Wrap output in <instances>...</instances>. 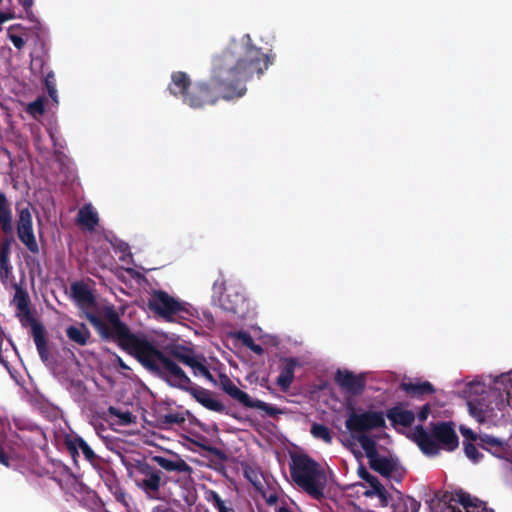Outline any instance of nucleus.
<instances>
[{"mask_svg":"<svg viewBox=\"0 0 512 512\" xmlns=\"http://www.w3.org/2000/svg\"><path fill=\"white\" fill-rule=\"evenodd\" d=\"M275 55L257 47L249 34L234 36L214 58L209 82L192 83L182 71L171 74L168 91L191 108L214 104L219 97L233 100L246 93L245 83L260 77L274 63Z\"/></svg>","mask_w":512,"mask_h":512,"instance_id":"obj_1","label":"nucleus"},{"mask_svg":"<svg viewBox=\"0 0 512 512\" xmlns=\"http://www.w3.org/2000/svg\"><path fill=\"white\" fill-rule=\"evenodd\" d=\"M111 317L113 334L110 336L118 339L122 349L135 357L147 370L161 377L170 386L189 392L205 408L215 412L224 410V405L210 391L193 386L178 363L164 354L155 341L142 333H132L120 324L113 314Z\"/></svg>","mask_w":512,"mask_h":512,"instance_id":"obj_2","label":"nucleus"},{"mask_svg":"<svg viewBox=\"0 0 512 512\" xmlns=\"http://www.w3.org/2000/svg\"><path fill=\"white\" fill-rule=\"evenodd\" d=\"M464 394L470 415L480 424L496 425L509 405L504 394L496 391L487 378H475L466 383Z\"/></svg>","mask_w":512,"mask_h":512,"instance_id":"obj_3","label":"nucleus"},{"mask_svg":"<svg viewBox=\"0 0 512 512\" xmlns=\"http://www.w3.org/2000/svg\"><path fill=\"white\" fill-rule=\"evenodd\" d=\"M71 293L74 301L77 305L85 312L87 320L93 325L100 337L104 340L116 342L121 348L122 345L113 336V325H112V313L117 321L125 326L129 331L125 323L120 320V317L113 305H105L100 311L94 313L90 311L94 307V295L91 289L82 282H76L71 285Z\"/></svg>","mask_w":512,"mask_h":512,"instance_id":"obj_4","label":"nucleus"},{"mask_svg":"<svg viewBox=\"0 0 512 512\" xmlns=\"http://www.w3.org/2000/svg\"><path fill=\"white\" fill-rule=\"evenodd\" d=\"M290 474L293 482L315 500L324 497L328 478L326 470L307 455H295L291 459Z\"/></svg>","mask_w":512,"mask_h":512,"instance_id":"obj_5","label":"nucleus"},{"mask_svg":"<svg viewBox=\"0 0 512 512\" xmlns=\"http://www.w3.org/2000/svg\"><path fill=\"white\" fill-rule=\"evenodd\" d=\"M385 423V416L381 411L363 409L351 411L345 420V427L350 434V444H359L365 453L371 452L372 448L376 447L372 431L383 428Z\"/></svg>","mask_w":512,"mask_h":512,"instance_id":"obj_6","label":"nucleus"},{"mask_svg":"<svg viewBox=\"0 0 512 512\" xmlns=\"http://www.w3.org/2000/svg\"><path fill=\"white\" fill-rule=\"evenodd\" d=\"M414 440L421 451L429 457L438 455L440 450L451 452L459 445L458 436L450 422L435 423L430 432L417 427L414 431Z\"/></svg>","mask_w":512,"mask_h":512,"instance_id":"obj_7","label":"nucleus"},{"mask_svg":"<svg viewBox=\"0 0 512 512\" xmlns=\"http://www.w3.org/2000/svg\"><path fill=\"white\" fill-rule=\"evenodd\" d=\"M212 302L221 309L246 317L251 311V302L243 287L237 284L227 285L225 279L219 276L212 286Z\"/></svg>","mask_w":512,"mask_h":512,"instance_id":"obj_8","label":"nucleus"},{"mask_svg":"<svg viewBox=\"0 0 512 512\" xmlns=\"http://www.w3.org/2000/svg\"><path fill=\"white\" fill-rule=\"evenodd\" d=\"M149 307L157 315L167 321H173L174 317L192 315V307L188 303L179 301L165 291H154L149 299Z\"/></svg>","mask_w":512,"mask_h":512,"instance_id":"obj_9","label":"nucleus"},{"mask_svg":"<svg viewBox=\"0 0 512 512\" xmlns=\"http://www.w3.org/2000/svg\"><path fill=\"white\" fill-rule=\"evenodd\" d=\"M365 454L369 459L371 468L391 484L399 483L402 480L404 469L396 458L380 454L377 447L372 448L371 452L367 451Z\"/></svg>","mask_w":512,"mask_h":512,"instance_id":"obj_10","label":"nucleus"},{"mask_svg":"<svg viewBox=\"0 0 512 512\" xmlns=\"http://www.w3.org/2000/svg\"><path fill=\"white\" fill-rule=\"evenodd\" d=\"M366 373H355L348 369H337L334 374V382L348 397L361 395L366 387Z\"/></svg>","mask_w":512,"mask_h":512,"instance_id":"obj_11","label":"nucleus"},{"mask_svg":"<svg viewBox=\"0 0 512 512\" xmlns=\"http://www.w3.org/2000/svg\"><path fill=\"white\" fill-rule=\"evenodd\" d=\"M221 387L225 393L236 399L245 407L263 410L270 415L276 413L275 407L261 400H253L246 392L240 390L227 376L221 377Z\"/></svg>","mask_w":512,"mask_h":512,"instance_id":"obj_12","label":"nucleus"},{"mask_svg":"<svg viewBox=\"0 0 512 512\" xmlns=\"http://www.w3.org/2000/svg\"><path fill=\"white\" fill-rule=\"evenodd\" d=\"M17 232L19 239L28 250L31 252L38 251V244L33 232L32 215L27 207L19 209Z\"/></svg>","mask_w":512,"mask_h":512,"instance_id":"obj_13","label":"nucleus"},{"mask_svg":"<svg viewBox=\"0 0 512 512\" xmlns=\"http://www.w3.org/2000/svg\"><path fill=\"white\" fill-rule=\"evenodd\" d=\"M383 506L389 507L391 512H418L420 503L414 498L403 495L395 490L391 495H387V503L381 502Z\"/></svg>","mask_w":512,"mask_h":512,"instance_id":"obj_14","label":"nucleus"},{"mask_svg":"<svg viewBox=\"0 0 512 512\" xmlns=\"http://www.w3.org/2000/svg\"><path fill=\"white\" fill-rule=\"evenodd\" d=\"M299 366V362L296 358H285L283 359L280 372L277 377L276 383L282 391H287L294 381V373L296 368Z\"/></svg>","mask_w":512,"mask_h":512,"instance_id":"obj_15","label":"nucleus"},{"mask_svg":"<svg viewBox=\"0 0 512 512\" xmlns=\"http://www.w3.org/2000/svg\"><path fill=\"white\" fill-rule=\"evenodd\" d=\"M459 502L464 510L456 511L452 506L443 505L440 510H433L432 512H488L482 501L469 494L459 495Z\"/></svg>","mask_w":512,"mask_h":512,"instance_id":"obj_16","label":"nucleus"},{"mask_svg":"<svg viewBox=\"0 0 512 512\" xmlns=\"http://www.w3.org/2000/svg\"><path fill=\"white\" fill-rule=\"evenodd\" d=\"M141 472L144 474V478L136 480L137 486L147 494L156 493L161 485V473L152 470L149 466H144Z\"/></svg>","mask_w":512,"mask_h":512,"instance_id":"obj_17","label":"nucleus"},{"mask_svg":"<svg viewBox=\"0 0 512 512\" xmlns=\"http://www.w3.org/2000/svg\"><path fill=\"white\" fill-rule=\"evenodd\" d=\"M13 303L17 309V316L22 323L30 322L32 325V321H35L29 309V297L26 291L22 288L17 287L15 291V295L13 298Z\"/></svg>","mask_w":512,"mask_h":512,"instance_id":"obj_18","label":"nucleus"},{"mask_svg":"<svg viewBox=\"0 0 512 512\" xmlns=\"http://www.w3.org/2000/svg\"><path fill=\"white\" fill-rule=\"evenodd\" d=\"M487 380L491 383L496 391L504 394L505 399H508L509 405H512V370L502 373L499 376H487Z\"/></svg>","mask_w":512,"mask_h":512,"instance_id":"obj_19","label":"nucleus"},{"mask_svg":"<svg viewBox=\"0 0 512 512\" xmlns=\"http://www.w3.org/2000/svg\"><path fill=\"white\" fill-rule=\"evenodd\" d=\"M479 440L483 448L499 458L506 457L508 453V444L505 440L488 434L479 435Z\"/></svg>","mask_w":512,"mask_h":512,"instance_id":"obj_20","label":"nucleus"},{"mask_svg":"<svg viewBox=\"0 0 512 512\" xmlns=\"http://www.w3.org/2000/svg\"><path fill=\"white\" fill-rule=\"evenodd\" d=\"M358 475L361 479L369 483L371 487V490L366 493L367 495H375L381 502L387 503V491L375 476L371 475L363 466L358 468Z\"/></svg>","mask_w":512,"mask_h":512,"instance_id":"obj_21","label":"nucleus"},{"mask_svg":"<svg viewBox=\"0 0 512 512\" xmlns=\"http://www.w3.org/2000/svg\"><path fill=\"white\" fill-rule=\"evenodd\" d=\"M77 222L88 231H93L99 222L97 210L88 203L81 207L77 214Z\"/></svg>","mask_w":512,"mask_h":512,"instance_id":"obj_22","label":"nucleus"},{"mask_svg":"<svg viewBox=\"0 0 512 512\" xmlns=\"http://www.w3.org/2000/svg\"><path fill=\"white\" fill-rule=\"evenodd\" d=\"M31 332L40 358L43 361H46L48 358V351L43 325L37 321H32Z\"/></svg>","mask_w":512,"mask_h":512,"instance_id":"obj_23","label":"nucleus"},{"mask_svg":"<svg viewBox=\"0 0 512 512\" xmlns=\"http://www.w3.org/2000/svg\"><path fill=\"white\" fill-rule=\"evenodd\" d=\"M67 448L70 453L74 456L78 450H81L85 458L89 462H93L96 455L88 443L80 436H75L67 440Z\"/></svg>","mask_w":512,"mask_h":512,"instance_id":"obj_24","label":"nucleus"},{"mask_svg":"<svg viewBox=\"0 0 512 512\" xmlns=\"http://www.w3.org/2000/svg\"><path fill=\"white\" fill-rule=\"evenodd\" d=\"M388 419L394 425L409 426L414 421V413L402 407H394L387 414Z\"/></svg>","mask_w":512,"mask_h":512,"instance_id":"obj_25","label":"nucleus"},{"mask_svg":"<svg viewBox=\"0 0 512 512\" xmlns=\"http://www.w3.org/2000/svg\"><path fill=\"white\" fill-rule=\"evenodd\" d=\"M68 338L78 345H86L90 338V332L84 324L69 326L66 330Z\"/></svg>","mask_w":512,"mask_h":512,"instance_id":"obj_26","label":"nucleus"},{"mask_svg":"<svg viewBox=\"0 0 512 512\" xmlns=\"http://www.w3.org/2000/svg\"><path fill=\"white\" fill-rule=\"evenodd\" d=\"M0 225L5 232L12 230V213L8 201L3 193L0 192Z\"/></svg>","mask_w":512,"mask_h":512,"instance_id":"obj_27","label":"nucleus"},{"mask_svg":"<svg viewBox=\"0 0 512 512\" xmlns=\"http://www.w3.org/2000/svg\"><path fill=\"white\" fill-rule=\"evenodd\" d=\"M204 359L195 356L191 363L188 365L192 369L193 375L196 377H203L210 383H215L213 375L204 363Z\"/></svg>","mask_w":512,"mask_h":512,"instance_id":"obj_28","label":"nucleus"},{"mask_svg":"<svg viewBox=\"0 0 512 512\" xmlns=\"http://www.w3.org/2000/svg\"><path fill=\"white\" fill-rule=\"evenodd\" d=\"M402 388L409 394L422 395L432 393L434 391L433 386L428 381L423 382H403Z\"/></svg>","mask_w":512,"mask_h":512,"instance_id":"obj_29","label":"nucleus"},{"mask_svg":"<svg viewBox=\"0 0 512 512\" xmlns=\"http://www.w3.org/2000/svg\"><path fill=\"white\" fill-rule=\"evenodd\" d=\"M169 354L186 366H188L196 356L192 351L182 346H175L171 348Z\"/></svg>","mask_w":512,"mask_h":512,"instance_id":"obj_30","label":"nucleus"},{"mask_svg":"<svg viewBox=\"0 0 512 512\" xmlns=\"http://www.w3.org/2000/svg\"><path fill=\"white\" fill-rule=\"evenodd\" d=\"M311 435L315 439L322 440L326 444H331L333 437L328 427L323 424L313 423L310 430Z\"/></svg>","mask_w":512,"mask_h":512,"instance_id":"obj_31","label":"nucleus"},{"mask_svg":"<svg viewBox=\"0 0 512 512\" xmlns=\"http://www.w3.org/2000/svg\"><path fill=\"white\" fill-rule=\"evenodd\" d=\"M236 338L248 349L253 351L257 355L263 354V348L256 344L254 340L252 339L251 335L247 332L240 331L236 334Z\"/></svg>","mask_w":512,"mask_h":512,"instance_id":"obj_32","label":"nucleus"},{"mask_svg":"<svg viewBox=\"0 0 512 512\" xmlns=\"http://www.w3.org/2000/svg\"><path fill=\"white\" fill-rule=\"evenodd\" d=\"M44 84H45V87L47 89V92H48L50 98L56 104H58V92L56 89V80H55L54 72L50 71L49 73H47V75L44 79Z\"/></svg>","mask_w":512,"mask_h":512,"instance_id":"obj_33","label":"nucleus"},{"mask_svg":"<svg viewBox=\"0 0 512 512\" xmlns=\"http://www.w3.org/2000/svg\"><path fill=\"white\" fill-rule=\"evenodd\" d=\"M11 272L9 264L8 251L5 248H0V277L2 279L8 278Z\"/></svg>","mask_w":512,"mask_h":512,"instance_id":"obj_34","label":"nucleus"},{"mask_svg":"<svg viewBox=\"0 0 512 512\" xmlns=\"http://www.w3.org/2000/svg\"><path fill=\"white\" fill-rule=\"evenodd\" d=\"M26 111L35 118L42 115L44 113V99L38 98L35 101L29 103Z\"/></svg>","mask_w":512,"mask_h":512,"instance_id":"obj_35","label":"nucleus"},{"mask_svg":"<svg viewBox=\"0 0 512 512\" xmlns=\"http://www.w3.org/2000/svg\"><path fill=\"white\" fill-rule=\"evenodd\" d=\"M154 460L157 462V464L160 467H162L165 470H168V471H181L182 470L178 463H176L170 459H167L165 457L156 456L154 458Z\"/></svg>","mask_w":512,"mask_h":512,"instance_id":"obj_36","label":"nucleus"},{"mask_svg":"<svg viewBox=\"0 0 512 512\" xmlns=\"http://www.w3.org/2000/svg\"><path fill=\"white\" fill-rule=\"evenodd\" d=\"M464 451L467 458H469L474 463H477L482 457L478 449L471 443L464 442Z\"/></svg>","mask_w":512,"mask_h":512,"instance_id":"obj_37","label":"nucleus"},{"mask_svg":"<svg viewBox=\"0 0 512 512\" xmlns=\"http://www.w3.org/2000/svg\"><path fill=\"white\" fill-rule=\"evenodd\" d=\"M206 499L208 502L212 503V505L217 509L220 510L222 507L226 506L225 502L221 499L219 494L215 491H209L207 492Z\"/></svg>","mask_w":512,"mask_h":512,"instance_id":"obj_38","label":"nucleus"},{"mask_svg":"<svg viewBox=\"0 0 512 512\" xmlns=\"http://www.w3.org/2000/svg\"><path fill=\"white\" fill-rule=\"evenodd\" d=\"M109 413L113 416L118 417L121 420V422L124 424H128V423L132 422V415L130 412H127V411L122 412V411L118 410L117 408L110 407Z\"/></svg>","mask_w":512,"mask_h":512,"instance_id":"obj_39","label":"nucleus"},{"mask_svg":"<svg viewBox=\"0 0 512 512\" xmlns=\"http://www.w3.org/2000/svg\"><path fill=\"white\" fill-rule=\"evenodd\" d=\"M11 31L12 27L8 29V38L17 49H22L25 45V40L21 36L13 34Z\"/></svg>","mask_w":512,"mask_h":512,"instance_id":"obj_40","label":"nucleus"},{"mask_svg":"<svg viewBox=\"0 0 512 512\" xmlns=\"http://www.w3.org/2000/svg\"><path fill=\"white\" fill-rule=\"evenodd\" d=\"M460 431L463 437L466 439L476 440L478 438L477 435L470 428L460 427Z\"/></svg>","mask_w":512,"mask_h":512,"instance_id":"obj_41","label":"nucleus"},{"mask_svg":"<svg viewBox=\"0 0 512 512\" xmlns=\"http://www.w3.org/2000/svg\"><path fill=\"white\" fill-rule=\"evenodd\" d=\"M430 413V407L429 405H425L422 407V409L418 413V419L419 421H424L427 419L428 415Z\"/></svg>","mask_w":512,"mask_h":512,"instance_id":"obj_42","label":"nucleus"},{"mask_svg":"<svg viewBox=\"0 0 512 512\" xmlns=\"http://www.w3.org/2000/svg\"><path fill=\"white\" fill-rule=\"evenodd\" d=\"M25 10H28L33 5V0H18Z\"/></svg>","mask_w":512,"mask_h":512,"instance_id":"obj_43","label":"nucleus"},{"mask_svg":"<svg viewBox=\"0 0 512 512\" xmlns=\"http://www.w3.org/2000/svg\"><path fill=\"white\" fill-rule=\"evenodd\" d=\"M152 512H175V511L171 508L157 506V507L153 508Z\"/></svg>","mask_w":512,"mask_h":512,"instance_id":"obj_44","label":"nucleus"},{"mask_svg":"<svg viewBox=\"0 0 512 512\" xmlns=\"http://www.w3.org/2000/svg\"><path fill=\"white\" fill-rule=\"evenodd\" d=\"M12 18L11 15L0 12V25Z\"/></svg>","mask_w":512,"mask_h":512,"instance_id":"obj_45","label":"nucleus"},{"mask_svg":"<svg viewBox=\"0 0 512 512\" xmlns=\"http://www.w3.org/2000/svg\"><path fill=\"white\" fill-rule=\"evenodd\" d=\"M218 512H235L232 508L224 506Z\"/></svg>","mask_w":512,"mask_h":512,"instance_id":"obj_46","label":"nucleus"},{"mask_svg":"<svg viewBox=\"0 0 512 512\" xmlns=\"http://www.w3.org/2000/svg\"><path fill=\"white\" fill-rule=\"evenodd\" d=\"M118 363L119 365L124 368V369H128V366L122 361L121 358L118 357Z\"/></svg>","mask_w":512,"mask_h":512,"instance_id":"obj_47","label":"nucleus"},{"mask_svg":"<svg viewBox=\"0 0 512 512\" xmlns=\"http://www.w3.org/2000/svg\"><path fill=\"white\" fill-rule=\"evenodd\" d=\"M278 512H290L289 509L285 508V507H281L278 509Z\"/></svg>","mask_w":512,"mask_h":512,"instance_id":"obj_48","label":"nucleus"},{"mask_svg":"<svg viewBox=\"0 0 512 512\" xmlns=\"http://www.w3.org/2000/svg\"><path fill=\"white\" fill-rule=\"evenodd\" d=\"M2 2V0H0V3Z\"/></svg>","mask_w":512,"mask_h":512,"instance_id":"obj_49","label":"nucleus"}]
</instances>
